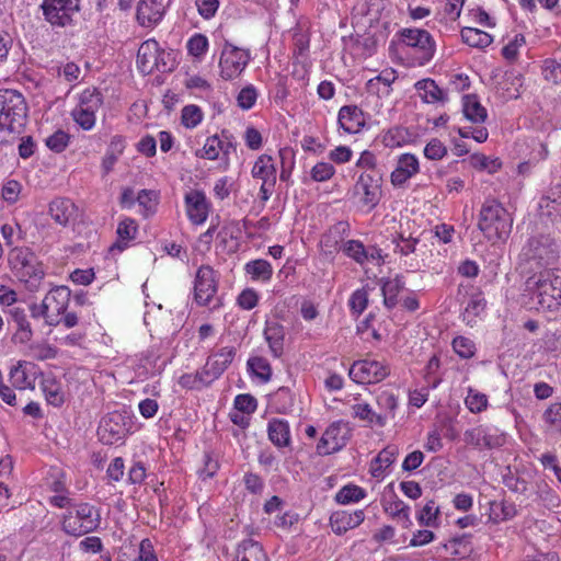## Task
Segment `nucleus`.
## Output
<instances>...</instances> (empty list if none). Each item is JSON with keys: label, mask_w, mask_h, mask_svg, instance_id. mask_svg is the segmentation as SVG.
<instances>
[{"label": "nucleus", "mask_w": 561, "mask_h": 561, "mask_svg": "<svg viewBox=\"0 0 561 561\" xmlns=\"http://www.w3.org/2000/svg\"><path fill=\"white\" fill-rule=\"evenodd\" d=\"M8 264L12 274L30 291H37L45 276L43 264L36 254L26 247H15L8 253Z\"/></svg>", "instance_id": "obj_1"}, {"label": "nucleus", "mask_w": 561, "mask_h": 561, "mask_svg": "<svg viewBox=\"0 0 561 561\" xmlns=\"http://www.w3.org/2000/svg\"><path fill=\"white\" fill-rule=\"evenodd\" d=\"M529 294L531 308H551L553 302L561 300V271L546 270L538 275L528 277L524 295Z\"/></svg>", "instance_id": "obj_2"}, {"label": "nucleus", "mask_w": 561, "mask_h": 561, "mask_svg": "<svg viewBox=\"0 0 561 561\" xmlns=\"http://www.w3.org/2000/svg\"><path fill=\"white\" fill-rule=\"evenodd\" d=\"M510 213L495 199L485 201L479 214L478 227L492 242L506 240L512 230Z\"/></svg>", "instance_id": "obj_3"}, {"label": "nucleus", "mask_w": 561, "mask_h": 561, "mask_svg": "<svg viewBox=\"0 0 561 561\" xmlns=\"http://www.w3.org/2000/svg\"><path fill=\"white\" fill-rule=\"evenodd\" d=\"M27 117L24 96L15 90H0V130L20 133Z\"/></svg>", "instance_id": "obj_4"}, {"label": "nucleus", "mask_w": 561, "mask_h": 561, "mask_svg": "<svg viewBox=\"0 0 561 561\" xmlns=\"http://www.w3.org/2000/svg\"><path fill=\"white\" fill-rule=\"evenodd\" d=\"M101 523L99 510L89 503L73 504L67 507L62 516V530L75 537H80L95 530Z\"/></svg>", "instance_id": "obj_5"}, {"label": "nucleus", "mask_w": 561, "mask_h": 561, "mask_svg": "<svg viewBox=\"0 0 561 561\" xmlns=\"http://www.w3.org/2000/svg\"><path fill=\"white\" fill-rule=\"evenodd\" d=\"M131 428V422L126 411H114L102 417L98 436L100 442L105 445H114L124 439Z\"/></svg>", "instance_id": "obj_6"}, {"label": "nucleus", "mask_w": 561, "mask_h": 561, "mask_svg": "<svg viewBox=\"0 0 561 561\" xmlns=\"http://www.w3.org/2000/svg\"><path fill=\"white\" fill-rule=\"evenodd\" d=\"M39 8L44 20L53 27H66L73 23V14L80 11V0H43Z\"/></svg>", "instance_id": "obj_7"}, {"label": "nucleus", "mask_w": 561, "mask_h": 561, "mask_svg": "<svg viewBox=\"0 0 561 561\" xmlns=\"http://www.w3.org/2000/svg\"><path fill=\"white\" fill-rule=\"evenodd\" d=\"M175 67V58L172 51L161 49L158 42L149 38L142 42V75L153 70L170 72Z\"/></svg>", "instance_id": "obj_8"}, {"label": "nucleus", "mask_w": 561, "mask_h": 561, "mask_svg": "<svg viewBox=\"0 0 561 561\" xmlns=\"http://www.w3.org/2000/svg\"><path fill=\"white\" fill-rule=\"evenodd\" d=\"M523 255L527 261H534L538 266L550 265L559 256V245L550 236L530 238L523 249Z\"/></svg>", "instance_id": "obj_9"}, {"label": "nucleus", "mask_w": 561, "mask_h": 561, "mask_svg": "<svg viewBox=\"0 0 561 561\" xmlns=\"http://www.w3.org/2000/svg\"><path fill=\"white\" fill-rule=\"evenodd\" d=\"M400 42L407 47L415 49L420 66L428 62L435 53V42L432 35L421 28H402L399 33Z\"/></svg>", "instance_id": "obj_10"}, {"label": "nucleus", "mask_w": 561, "mask_h": 561, "mask_svg": "<svg viewBox=\"0 0 561 561\" xmlns=\"http://www.w3.org/2000/svg\"><path fill=\"white\" fill-rule=\"evenodd\" d=\"M249 60L250 55L248 50L226 42L219 60L221 78L231 80L238 77L244 70Z\"/></svg>", "instance_id": "obj_11"}, {"label": "nucleus", "mask_w": 561, "mask_h": 561, "mask_svg": "<svg viewBox=\"0 0 561 561\" xmlns=\"http://www.w3.org/2000/svg\"><path fill=\"white\" fill-rule=\"evenodd\" d=\"M390 374V368L382 362L363 359L350 368V377L357 383H377Z\"/></svg>", "instance_id": "obj_12"}, {"label": "nucleus", "mask_w": 561, "mask_h": 561, "mask_svg": "<svg viewBox=\"0 0 561 561\" xmlns=\"http://www.w3.org/2000/svg\"><path fill=\"white\" fill-rule=\"evenodd\" d=\"M218 288L217 274L210 265H202L196 272L194 299L199 306H207Z\"/></svg>", "instance_id": "obj_13"}, {"label": "nucleus", "mask_w": 561, "mask_h": 561, "mask_svg": "<svg viewBox=\"0 0 561 561\" xmlns=\"http://www.w3.org/2000/svg\"><path fill=\"white\" fill-rule=\"evenodd\" d=\"M354 193L360 196L362 204L367 206L368 210L374 209L381 198L380 178L369 173L360 174L354 185Z\"/></svg>", "instance_id": "obj_14"}, {"label": "nucleus", "mask_w": 561, "mask_h": 561, "mask_svg": "<svg viewBox=\"0 0 561 561\" xmlns=\"http://www.w3.org/2000/svg\"><path fill=\"white\" fill-rule=\"evenodd\" d=\"M465 442L468 445L474 446L479 449H492L500 447L504 444L505 437L499 434L497 431H492L488 427L477 426L468 430L463 434Z\"/></svg>", "instance_id": "obj_15"}, {"label": "nucleus", "mask_w": 561, "mask_h": 561, "mask_svg": "<svg viewBox=\"0 0 561 561\" xmlns=\"http://www.w3.org/2000/svg\"><path fill=\"white\" fill-rule=\"evenodd\" d=\"M420 171V163L416 156L403 153L398 158L397 167L391 172L390 181L393 186H403L412 176Z\"/></svg>", "instance_id": "obj_16"}, {"label": "nucleus", "mask_w": 561, "mask_h": 561, "mask_svg": "<svg viewBox=\"0 0 561 561\" xmlns=\"http://www.w3.org/2000/svg\"><path fill=\"white\" fill-rule=\"evenodd\" d=\"M342 426L341 423L335 422L327 427L317 445V453L321 456L331 455L341 450L346 439L341 436Z\"/></svg>", "instance_id": "obj_17"}, {"label": "nucleus", "mask_w": 561, "mask_h": 561, "mask_svg": "<svg viewBox=\"0 0 561 561\" xmlns=\"http://www.w3.org/2000/svg\"><path fill=\"white\" fill-rule=\"evenodd\" d=\"M5 312L9 314L10 321L16 327V331L12 337L13 342L20 344L28 343L33 337V330L27 320L25 309L18 306L7 309Z\"/></svg>", "instance_id": "obj_18"}, {"label": "nucleus", "mask_w": 561, "mask_h": 561, "mask_svg": "<svg viewBox=\"0 0 561 561\" xmlns=\"http://www.w3.org/2000/svg\"><path fill=\"white\" fill-rule=\"evenodd\" d=\"M186 213L194 225L203 224L208 216L206 196L201 191H191L185 195Z\"/></svg>", "instance_id": "obj_19"}, {"label": "nucleus", "mask_w": 561, "mask_h": 561, "mask_svg": "<svg viewBox=\"0 0 561 561\" xmlns=\"http://www.w3.org/2000/svg\"><path fill=\"white\" fill-rule=\"evenodd\" d=\"M285 334V328L278 321L267 320L265 322L263 335L274 358H279L284 354Z\"/></svg>", "instance_id": "obj_20"}, {"label": "nucleus", "mask_w": 561, "mask_h": 561, "mask_svg": "<svg viewBox=\"0 0 561 561\" xmlns=\"http://www.w3.org/2000/svg\"><path fill=\"white\" fill-rule=\"evenodd\" d=\"M365 519V514L363 510H357L353 513H348L346 511H339L331 515L330 525L332 530L336 535H343L347 530L356 528L359 526Z\"/></svg>", "instance_id": "obj_21"}, {"label": "nucleus", "mask_w": 561, "mask_h": 561, "mask_svg": "<svg viewBox=\"0 0 561 561\" xmlns=\"http://www.w3.org/2000/svg\"><path fill=\"white\" fill-rule=\"evenodd\" d=\"M337 122L344 131L356 134L365 125L364 112L356 105L342 106L339 111Z\"/></svg>", "instance_id": "obj_22"}, {"label": "nucleus", "mask_w": 561, "mask_h": 561, "mask_svg": "<svg viewBox=\"0 0 561 561\" xmlns=\"http://www.w3.org/2000/svg\"><path fill=\"white\" fill-rule=\"evenodd\" d=\"M49 215L54 221L66 227L77 216V206L65 197L56 198L49 204Z\"/></svg>", "instance_id": "obj_23"}, {"label": "nucleus", "mask_w": 561, "mask_h": 561, "mask_svg": "<svg viewBox=\"0 0 561 561\" xmlns=\"http://www.w3.org/2000/svg\"><path fill=\"white\" fill-rule=\"evenodd\" d=\"M138 232V225L135 219L125 218L123 219L117 227L116 241L108 248L110 253L123 252L125 249L129 247L130 241L136 238Z\"/></svg>", "instance_id": "obj_24"}, {"label": "nucleus", "mask_w": 561, "mask_h": 561, "mask_svg": "<svg viewBox=\"0 0 561 561\" xmlns=\"http://www.w3.org/2000/svg\"><path fill=\"white\" fill-rule=\"evenodd\" d=\"M71 297V291L67 286H56L51 288L44 297L47 301L51 314H58V318L66 312Z\"/></svg>", "instance_id": "obj_25"}, {"label": "nucleus", "mask_w": 561, "mask_h": 561, "mask_svg": "<svg viewBox=\"0 0 561 561\" xmlns=\"http://www.w3.org/2000/svg\"><path fill=\"white\" fill-rule=\"evenodd\" d=\"M236 561H268V558L259 541L248 538L238 545Z\"/></svg>", "instance_id": "obj_26"}, {"label": "nucleus", "mask_w": 561, "mask_h": 561, "mask_svg": "<svg viewBox=\"0 0 561 561\" xmlns=\"http://www.w3.org/2000/svg\"><path fill=\"white\" fill-rule=\"evenodd\" d=\"M377 405L379 408L377 416V425L382 427L387 424L388 420L394 419L396 410L398 408V399L390 391H382L377 396Z\"/></svg>", "instance_id": "obj_27"}, {"label": "nucleus", "mask_w": 561, "mask_h": 561, "mask_svg": "<svg viewBox=\"0 0 561 561\" xmlns=\"http://www.w3.org/2000/svg\"><path fill=\"white\" fill-rule=\"evenodd\" d=\"M268 439L278 448L290 445L289 424L285 420L272 419L267 424Z\"/></svg>", "instance_id": "obj_28"}, {"label": "nucleus", "mask_w": 561, "mask_h": 561, "mask_svg": "<svg viewBox=\"0 0 561 561\" xmlns=\"http://www.w3.org/2000/svg\"><path fill=\"white\" fill-rule=\"evenodd\" d=\"M252 176L262 180L263 183H270L274 186L276 183V167L274 160L268 154H261L252 168Z\"/></svg>", "instance_id": "obj_29"}, {"label": "nucleus", "mask_w": 561, "mask_h": 561, "mask_svg": "<svg viewBox=\"0 0 561 561\" xmlns=\"http://www.w3.org/2000/svg\"><path fill=\"white\" fill-rule=\"evenodd\" d=\"M462 112L465 117L476 124L484 123L488 112L480 103L476 94H467L462 98Z\"/></svg>", "instance_id": "obj_30"}, {"label": "nucleus", "mask_w": 561, "mask_h": 561, "mask_svg": "<svg viewBox=\"0 0 561 561\" xmlns=\"http://www.w3.org/2000/svg\"><path fill=\"white\" fill-rule=\"evenodd\" d=\"M415 89L417 90L421 99L426 103L445 102L447 100L446 92L432 79H422L417 81L415 83Z\"/></svg>", "instance_id": "obj_31"}, {"label": "nucleus", "mask_w": 561, "mask_h": 561, "mask_svg": "<svg viewBox=\"0 0 561 561\" xmlns=\"http://www.w3.org/2000/svg\"><path fill=\"white\" fill-rule=\"evenodd\" d=\"M236 356V348L233 346H226L218 350L216 353L207 358L209 367L211 366L215 370L214 375L219 377L229 367Z\"/></svg>", "instance_id": "obj_32"}, {"label": "nucleus", "mask_w": 561, "mask_h": 561, "mask_svg": "<svg viewBox=\"0 0 561 561\" xmlns=\"http://www.w3.org/2000/svg\"><path fill=\"white\" fill-rule=\"evenodd\" d=\"M42 390L46 401L54 407H61L65 402V394L60 383L53 376L44 377L42 380Z\"/></svg>", "instance_id": "obj_33"}, {"label": "nucleus", "mask_w": 561, "mask_h": 561, "mask_svg": "<svg viewBox=\"0 0 561 561\" xmlns=\"http://www.w3.org/2000/svg\"><path fill=\"white\" fill-rule=\"evenodd\" d=\"M460 34L462 42L474 48H485L493 42L489 33L476 27H463Z\"/></svg>", "instance_id": "obj_34"}, {"label": "nucleus", "mask_w": 561, "mask_h": 561, "mask_svg": "<svg viewBox=\"0 0 561 561\" xmlns=\"http://www.w3.org/2000/svg\"><path fill=\"white\" fill-rule=\"evenodd\" d=\"M399 450L396 446L390 445L383 448L375 458L371 466V474L376 478L380 477L385 469L390 467L397 459Z\"/></svg>", "instance_id": "obj_35"}, {"label": "nucleus", "mask_w": 561, "mask_h": 561, "mask_svg": "<svg viewBox=\"0 0 561 561\" xmlns=\"http://www.w3.org/2000/svg\"><path fill=\"white\" fill-rule=\"evenodd\" d=\"M164 14V4L158 0H142V26L156 25Z\"/></svg>", "instance_id": "obj_36"}, {"label": "nucleus", "mask_w": 561, "mask_h": 561, "mask_svg": "<svg viewBox=\"0 0 561 561\" xmlns=\"http://www.w3.org/2000/svg\"><path fill=\"white\" fill-rule=\"evenodd\" d=\"M404 283L400 276H396L392 279H387L382 282L381 293L383 296V305L388 309H392L396 307L398 300L397 297L399 293L403 289Z\"/></svg>", "instance_id": "obj_37"}, {"label": "nucleus", "mask_w": 561, "mask_h": 561, "mask_svg": "<svg viewBox=\"0 0 561 561\" xmlns=\"http://www.w3.org/2000/svg\"><path fill=\"white\" fill-rule=\"evenodd\" d=\"M244 270L254 280H270L273 274L272 265L262 259L248 262Z\"/></svg>", "instance_id": "obj_38"}, {"label": "nucleus", "mask_w": 561, "mask_h": 561, "mask_svg": "<svg viewBox=\"0 0 561 561\" xmlns=\"http://www.w3.org/2000/svg\"><path fill=\"white\" fill-rule=\"evenodd\" d=\"M10 381L16 389L23 390L26 388H34V379H31L26 364L23 365L22 363H19L11 368Z\"/></svg>", "instance_id": "obj_39"}, {"label": "nucleus", "mask_w": 561, "mask_h": 561, "mask_svg": "<svg viewBox=\"0 0 561 561\" xmlns=\"http://www.w3.org/2000/svg\"><path fill=\"white\" fill-rule=\"evenodd\" d=\"M249 370L262 382H267L272 378V367L270 362L262 356H252L248 359Z\"/></svg>", "instance_id": "obj_40"}, {"label": "nucleus", "mask_w": 561, "mask_h": 561, "mask_svg": "<svg viewBox=\"0 0 561 561\" xmlns=\"http://www.w3.org/2000/svg\"><path fill=\"white\" fill-rule=\"evenodd\" d=\"M366 496V491L355 484H347L343 486L336 494L335 501L339 504L357 503Z\"/></svg>", "instance_id": "obj_41"}, {"label": "nucleus", "mask_w": 561, "mask_h": 561, "mask_svg": "<svg viewBox=\"0 0 561 561\" xmlns=\"http://www.w3.org/2000/svg\"><path fill=\"white\" fill-rule=\"evenodd\" d=\"M383 510L387 514L398 519H402L404 523H409V511L410 507L400 500L396 494L389 501H383Z\"/></svg>", "instance_id": "obj_42"}, {"label": "nucleus", "mask_w": 561, "mask_h": 561, "mask_svg": "<svg viewBox=\"0 0 561 561\" xmlns=\"http://www.w3.org/2000/svg\"><path fill=\"white\" fill-rule=\"evenodd\" d=\"M229 148H232L231 144H224L218 136H211L207 138L204 147H203V158L209 160H216L219 156V151H222L225 154H228Z\"/></svg>", "instance_id": "obj_43"}, {"label": "nucleus", "mask_w": 561, "mask_h": 561, "mask_svg": "<svg viewBox=\"0 0 561 561\" xmlns=\"http://www.w3.org/2000/svg\"><path fill=\"white\" fill-rule=\"evenodd\" d=\"M397 79L396 71L393 69H387L381 71L377 77L368 80L367 82V90L371 93H380V90L378 88L379 83H382L386 88V90L382 92L383 94H389L390 85L394 82Z\"/></svg>", "instance_id": "obj_44"}, {"label": "nucleus", "mask_w": 561, "mask_h": 561, "mask_svg": "<svg viewBox=\"0 0 561 561\" xmlns=\"http://www.w3.org/2000/svg\"><path fill=\"white\" fill-rule=\"evenodd\" d=\"M31 317L34 319L44 318L45 324L48 327H57L61 323V319L58 314H51L47 306V301L43 299L42 304H32L30 306Z\"/></svg>", "instance_id": "obj_45"}, {"label": "nucleus", "mask_w": 561, "mask_h": 561, "mask_svg": "<svg viewBox=\"0 0 561 561\" xmlns=\"http://www.w3.org/2000/svg\"><path fill=\"white\" fill-rule=\"evenodd\" d=\"M160 204V192L156 190H142V218H149L157 214Z\"/></svg>", "instance_id": "obj_46"}, {"label": "nucleus", "mask_w": 561, "mask_h": 561, "mask_svg": "<svg viewBox=\"0 0 561 561\" xmlns=\"http://www.w3.org/2000/svg\"><path fill=\"white\" fill-rule=\"evenodd\" d=\"M410 133L407 128L396 126L390 128L383 136V144L387 147L394 148L404 145L410 138Z\"/></svg>", "instance_id": "obj_47"}, {"label": "nucleus", "mask_w": 561, "mask_h": 561, "mask_svg": "<svg viewBox=\"0 0 561 561\" xmlns=\"http://www.w3.org/2000/svg\"><path fill=\"white\" fill-rule=\"evenodd\" d=\"M548 431L561 435V403L551 404L543 413Z\"/></svg>", "instance_id": "obj_48"}, {"label": "nucleus", "mask_w": 561, "mask_h": 561, "mask_svg": "<svg viewBox=\"0 0 561 561\" xmlns=\"http://www.w3.org/2000/svg\"><path fill=\"white\" fill-rule=\"evenodd\" d=\"M342 251L350 257H352L358 264L368 262V256L364 244L358 240H348L342 247Z\"/></svg>", "instance_id": "obj_49"}, {"label": "nucleus", "mask_w": 561, "mask_h": 561, "mask_svg": "<svg viewBox=\"0 0 561 561\" xmlns=\"http://www.w3.org/2000/svg\"><path fill=\"white\" fill-rule=\"evenodd\" d=\"M273 402L278 413H287L294 405V397L289 388L280 387L273 394Z\"/></svg>", "instance_id": "obj_50"}, {"label": "nucleus", "mask_w": 561, "mask_h": 561, "mask_svg": "<svg viewBox=\"0 0 561 561\" xmlns=\"http://www.w3.org/2000/svg\"><path fill=\"white\" fill-rule=\"evenodd\" d=\"M102 104H103L102 93L95 88H93V89L88 88V89L83 90L82 93L80 94V103L78 106L98 111Z\"/></svg>", "instance_id": "obj_51"}, {"label": "nucleus", "mask_w": 561, "mask_h": 561, "mask_svg": "<svg viewBox=\"0 0 561 561\" xmlns=\"http://www.w3.org/2000/svg\"><path fill=\"white\" fill-rule=\"evenodd\" d=\"M203 119L202 110L194 104L185 105L181 112V123L186 128L196 127Z\"/></svg>", "instance_id": "obj_52"}, {"label": "nucleus", "mask_w": 561, "mask_h": 561, "mask_svg": "<svg viewBox=\"0 0 561 561\" xmlns=\"http://www.w3.org/2000/svg\"><path fill=\"white\" fill-rule=\"evenodd\" d=\"M95 112L94 110L77 106L72 111V117L81 128L89 130L95 124Z\"/></svg>", "instance_id": "obj_53"}, {"label": "nucleus", "mask_w": 561, "mask_h": 561, "mask_svg": "<svg viewBox=\"0 0 561 561\" xmlns=\"http://www.w3.org/2000/svg\"><path fill=\"white\" fill-rule=\"evenodd\" d=\"M70 136L58 129L46 138V146L54 152H62L69 145Z\"/></svg>", "instance_id": "obj_54"}, {"label": "nucleus", "mask_w": 561, "mask_h": 561, "mask_svg": "<svg viewBox=\"0 0 561 561\" xmlns=\"http://www.w3.org/2000/svg\"><path fill=\"white\" fill-rule=\"evenodd\" d=\"M465 403L472 413H480L488 407V397L484 393L470 389Z\"/></svg>", "instance_id": "obj_55"}, {"label": "nucleus", "mask_w": 561, "mask_h": 561, "mask_svg": "<svg viewBox=\"0 0 561 561\" xmlns=\"http://www.w3.org/2000/svg\"><path fill=\"white\" fill-rule=\"evenodd\" d=\"M503 483L508 490L515 493L524 494L528 490L527 481L513 473L510 468H507V473L503 476Z\"/></svg>", "instance_id": "obj_56"}, {"label": "nucleus", "mask_w": 561, "mask_h": 561, "mask_svg": "<svg viewBox=\"0 0 561 561\" xmlns=\"http://www.w3.org/2000/svg\"><path fill=\"white\" fill-rule=\"evenodd\" d=\"M453 348L461 358H471L476 353L473 341L465 336L455 337Z\"/></svg>", "instance_id": "obj_57"}, {"label": "nucleus", "mask_w": 561, "mask_h": 561, "mask_svg": "<svg viewBox=\"0 0 561 561\" xmlns=\"http://www.w3.org/2000/svg\"><path fill=\"white\" fill-rule=\"evenodd\" d=\"M187 50L194 57H202L208 48V39L204 34H194L187 42Z\"/></svg>", "instance_id": "obj_58"}, {"label": "nucleus", "mask_w": 561, "mask_h": 561, "mask_svg": "<svg viewBox=\"0 0 561 561\" xmlns=\"http://www.w3.org/2000/svg\"><path fill=\"white\" fill-rule=\"evenodd\" d=\"M439 514V507L433 500L428 501L419 514V523L423 526H434Z\"/></svg>", "instance_id": "obj_59"}, {"label": "nucleus", "mask_w": 561, "mask_h": 561, "mask_svg": "<svg viewBox=\"0 0 561 561\" xmlns=\"http://www.w3.org/2000/svg\"><path fill=\"white\" fill-rule=\"evenodd\" d=\"M335 173L334 167L329 162H318L310 171V176L316 182L330 180Z\"/></svg>", "instance_id": "obj_60"}, {"label": "nucleus", "mask_w": 561, "mask_h": 561, "mask_svg": "<svg viewBox=\"0 0 561 561\" xmlns=\"http://www.w3.org/2000/svg\"><path fill=\"white\" fill-rule=\"evenodd\" d=\"M353 416L358 417L362 421H366L369 424L377 425L378 413L374 411L368 403H357L352 407Z\"/></svg>", "instance_id": "obj_61"}, {"label": "nucleus", "mask_w": 561, "mask_h": 561, "mask_svg": "<svg viewBox=\"0 0 561 561\" xmlns=\"http://www.w3.org/2000/svg\"><path fill=\"white\" fill-rule=\"evenodd\" d=\"M486 302L482 294L472 295L467 304L463 318L477 317L485 309Z\"/></svg>", "instance_id": "obj_62"}, {"label": "nucleus", "mask_w": 561, "mask_h": 561, "mask_svg": "<svg viewBox=\"0 0 561 561\" xmlns=\"http://www.w3.org/2000/svg\"><path fill=\"white\" fill-rule=\"evenodd\" d=\"M446 153L447 148L437 138L430 140L424 148V156L430 160H439L444 158Z\"/></svg>", "instance_id": "obj_63"}, {"label": "nucleus", "mask_w": 561, "mask_h": 561, "mask_svg": "<svg viewBox=\"0 0 561 561\" xmlns=\"http://www.w3.org/2000/svg\"><path fill=\"white\" fill-rule=\"evenodd\" d=\"M234 408L239 412L251 414L256 410L257 401L249 393L238 394L234 398Z\"/></svg>", "instance_id": "obj_64"}]
</instances>
